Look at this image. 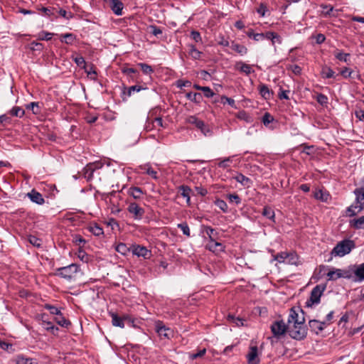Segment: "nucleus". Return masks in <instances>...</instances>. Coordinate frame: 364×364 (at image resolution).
<instances>
[{"instance_id":"nucleus-20","label":"nucleus","mask_w":364,"mask_h":364,"mask_svg":"<svg viewBox=\"0 0 364 364\" xmlns=\"http://www.w3.org/2000/svg\"><path fill=\"white\" fill-rule=\"evenodd\" d=\"M338 277L341 278H345L348 279H353L354 278V268L353 266H349L348 269H341V271L337 272Z\"/></svg>"},{"instance_id":"nucleus-36","label":"nucleus","mask_w":364,"mask_h":364,"mask_svg":"<svg viewBox=\"0 0 364 364\" xmlns=\"http://www.w3.org/2000/svg\"><path fill=\"white\" fill-rule=\"evenodd\" d=\"M73 242L80 247H82L85 245L86 240L80 235L75 234L73 235Z\"/></svg>"},{"instance_id":"nucleus-26","label":"nucleus","mask_w":364,"mask_h":364,"mask_svg":"<svg viewBox=\"0 0 364 364\" xmlns=\"http://www.w3.org/2000/svg\"><path fill=\"white\" fill-rule=\"evenodd\" d=\"M230 48L232 50L237 52L241 55H244L247 53V48L245 46L236 43L235 42L232 43Z\"/></svg>"},{"instance_id":"nucleus-27","label":"nucleus","mask_w":364,"mask_h":364,"mask_svg":"<svg viewBox=\"0 0 364 364\" xmlns=\"http://www.w3.org/2000/svg\"><path fill=\"white\" fill-rule=\"evenodd\" d=\"M88 230L95 236H100L104 234L103 229L96 223L90 224L87 227Z\"/></svg>"},{"instance_id":"nucleus-24","label":"nucleus","mask_w":364,"mask_h":364,"mask_svg":"<svg viewBox=\"0 0 364 364\" xmlns=\"http://www.w3.org/2000/svg\"><path fill=\"white\" fill-rule=\"evenodd\" d=\"M127 193L134 199H140L143 196L144 192L140 188L132 186L128 189Z\"/></svg>"},{"instance_id":"nucleus-10","label":"nucleus","mask_w":364,"mask_h":364,"mask_svg":"<svg viewBox=\"0 0 364 364\" xmlns=\"http://www.w3.org/2000/svg\"><path fill=\"white\" fill-rule=\"evenodd\" d=\"M102 167V164L100 162H94L88 164L83 168V175L84 177L87 180L90 181L93 177V173Z\"/></svg>"},{"instance_id":"nucleus-35","label":"nucleus","mask_w":364,"mask_h":364,"mask_svg":"<svg viewBox=\"0 0 364 364\" xmlns=\"http://www.w3.org/2000/svg\"><path fill=\"white\" fill-rule=\"evenodd\" d=\"M205 232L208 236L210 241L216 240L218 238V232L211 227L207 226L205 228Z\"/></svg>"},{"instance_id":"nucleus-41","label":"nucleus","mask_w":364,"mask_h":364,"mask_svg":"<svg viewBox=\"0 0 364 364\" xmlns=\"http://www.w3.org/2000/svg\"><path fill=\"white\" fill-rule=\"evenodd\" d=\"M54 34L47 31H41L38 34V39L40 41H50Z\"/></svg>"},{"instance_id":"nucleus-6","label":"nucleus","mask_w":364,"mask_h":364,"mask_svg":"<svg viewBox=\"0 0 364 364\" xmlns=\"http://www.w3.org/2000/svg\"><path fill=\"white\" fill-rule=\"evenodd\" d=\"M186 122L190 124L194 125L196 128L200 129L205 136H207L208 134L210 132L209 128L205 124L203 121L199 119L196 116H188Z\"/></svg>"},{"instance_id":"nucleus-54","label":"nucleus","mask_w":364,"mask_h":364,"mask_svg":"<svg viewBox=\"0 0 364 364\" xmlns=\"http://www.w3.org/2000/svg\"><path fill=\"white\" fill-rule=\"evenodd\" d=\"M232 162V157H227L218 163L220 168H226L230 166V163Z\"/></svg>"},{"instance_id":"nucleus-22","label":"nucleus","mask_w":364,"mask_h":364,"mask_svg":"<svg viewBox=\"0 0 364 364\" xmlns=\"http://www.w3.org/2000/svg\"><path fill=\"white\" fill-rule=\"evenodd\" d=\"M258 90L261 96L265 100H269L273 95L272 91H271L269 87L264 84H260L258 86Z\"/></svg>"},{"instance_id":"nucleus-42","label":"nucleus","mask_w":364,"mask_h":364,"mask_svg":"<svg viewBox=\"0 0 364 364\" xmlns=\"http://www.w3.org/2000/svg\"><path fill=\"white\" fill-rule=\"evenodd\" d=\"M285 263L289 264H297L298 257L294 252H289L288 258H287Z\"/></svg>"},{"instance_id":"nucleus-37","label":"nucleus","mask_w":364,"mask_h":364,"mask_svg":"<svg viewBox=\"0 0 364 364\" xmlns=\"http://www.w3.org/2000/svg\"><path fill=\"white\" fill-rule=\"evenodd\" d=\"M27 109H31L34 114H38L41 109L38 102H32L26 105Z\"/></svg>"},{"instance_id":"nucleus-43","label":"nucleus","mask_w":364,"mask_h":364,"mask_svg":"<svg viewBox=\"0 0 364 364\" xmlns=\"http://www.w3.org/2000/svg\"><path fill=\"white\" fill-rule=\"evenodd\" d=\"M57 317L55 318V321L59 324L60 326L63 327H68L70 323L68 321L65 317L62 316V314L60 313V315H56Z\"/></svg>"},{"instance_id":"nucleus-16","label":"nucleus","mask_w":364,"mask_h":364,"mask_svg":"<svg viewBox=\"0 0 364 364\" xmlns=\"http://www.w3.org/2000/svg\"><path fill=\"white\" fill-rule=\"evenodd\" d=\"M206 248L214 253H219L225 251L224 245L222 243L217 242L216 240L209 241L206 245Z\"/></svg>"},{"instance_id":"nucleus-44","label":"nucleus","mask_w":364,"mask_h":364,"mask_svg":"<svg viewBox=\"0 0 364 364\" xmlns=\"http://www.w3.org/2000/svg\"><path fill=\"white\" fill-rule=\"evenodd\" d=\"M288 253L289 252H287L278 253L277 255H274V260H277L280 263H285L287 258H288Z\"/></svg>"},{"instance_id":"nucleus-28","label":"nucleus","mask_w":364,"mask_h":364,"mask_svg":"<svg viewBox=\"0 0 364 364\" xmlns=\"http://www.w3.org/2000/svg\"><path fill=\"white\" fill-rule=\"evenodd\" d=\"M314 197L318 200L326 202L328 200L330 195L327 191L319 189L315 191Z\"/></svg>"},{"instance_id":"nucleus-34","label":"nucleus","mask_w":364,"mask_h":364,"mask_svg":"<svg viewBox=\"0 0 364 364\" xmlns=\"http://www.w3.org/2000/svg\"><path fill=\"white\" fill-rule=\"evenodd\" d=\"M237 68L240 70L242 73H245L246 75L250 74L253 72L251 66L248 64L244 63H239L237 64Z\"/></svg>"},{"instance_id":"nucleus-64","label":"nucleus","mask_w":364,"mask_h":364,"mask_svg":"<svg viewBox=\"0 0 364 364\" xmlns=\"http://www.w3.org/2000/svg\"><path fill=\"white\" fill-rule=\"evenodd\" d=\"M287 68L292 71L295 75H300L301 73V68L298 65H290Z\"/></svg>"},{"instance_id":"nucleus-31","label":"nucleus","mask_w":364,"mask_h":364,"mask_svg":"<svg viewBox=\"0 0 364 364\" xmlns=\"http://www.w3.org/2000/svg\"><path fill=\"white\" fill-rule=\"evenodd\" d=\"M60 37L61 42L66 44H72L76 39L75 36L71 33L62 34Z\"/></svg>"},{"instance_id":"nucleus-15","label":"nucleus","mask_w":364,"mask_h":364,"mask_svg":"<svg viewBox=\"0 0 364 364\" xmlns=\"http://www.w3.org/2000/svg\"><path fill=\"white\" fill-rule=\"evenodd\" d=\"M258 356V349L256 346H251L250 347L249 353L247 355V359L249 363L251 364H258L259 363V359L257 358Z\"/></svg>"},{"instance_id":"nucleus-39","label":"nucleus","mask_w":364,"mask_h":364,"mask_svg":"<svg viewBox=\"0 0 364 364\" xmlns=\"http://www.w3.org/2000/svg\"><path fill=\"white\" fill-rule=\"evenodd\" d=\"M16 364H36L33 359L25 358L23 355H18L16 358Z\"/></svg>"},{"instance_id":"nucleus-61","label":"nucleus","mask_w":364,"mask_h":364,"mask_svg":"<svg viewBox=\"0 0 364 364\" xmlns=\"http://www.w3.org/2000/svg\"><path fill=\"white\" fill-rule=\"evenodd\" d=\"M116 250L122 255H125L128 251V247H127V245L125 244L119 243L116 247Z\"/></svg>"},{"instance_id":"nucleus-57","label":"nucleus","mask_w":364,"mask_h":364,"mask_svg":"<svg viewBox=\"0 0 364 364\" xmlns=\"http://www.w3.org/2000/svg\"><path fill=\"white\" fill-rule=\"evenodd\" d=\"M228 319L235 323L237 326H242L244 325V320L240 318H236L232 315H229Z\"/></svg>"},{"instance_id":"nucleus-59","label":"nucleus","mask_w":364,"mask_h":364,"mask_svg":"<svg viewBox=\"0 0 364 364\" xmlns=\"http://www.w3.org/2000/svg\"><path fill=\"white\" fill-rule=\"evenodd\" d=\"M273 117L268 112H266L262 117V122L264 125H268L269 123L273 122Z\"/></svg>"},{"instance_id":"nucleus-21","label":"nucleus","mask_w":364,"mask_h":364,"mask_svg":"<svg viewBox=\"0 0 364 364\" xmlns=\"http://www.w3.org/2000/svg\"><path fill=\"white\" fill-rule=\"evenodd\" d=\"M139 168L144 171L146 174L149 175L154 179L157 180L159 178L157 171H154L151 168L150 164H146L144 165H141L139 166Z\"/></svg>"},{"instance_id":"nucleus-58","label":"nucleus","mask_w":364,"mask_h":364,"mask_svg":"<svg viewBox=\"0 0 364 364\" xmlns=\"http://www.w3.org/2000/svg\"><path fill=\"white\" fill-rule=\"evenodd\" d=\"M316 101L321 105L328 104V97L323 94H318L316 96Z\"/></svg>"},{"instance_id":"nucleus-17","label":"nucleus","mask_w":364,"mask_h":364,"mask_svg":"<svg viewBox=\"0 0 364 364\" xmlns=\"http://www.w3.org/2000/svg\"><path fill=\"white\" fill-rule=\"evenodd\" d=\"M354 268V278L353 281L355 282H360L364 281V263L358 266H353Z\"/></svg>"},{"instance_id":"nucleus-2","label":"nucleus","mask_w":364,"mask_h":364,"mask_svg":"<svg viewBox=\"0 0 364 364\" xmlns=\"http://www.w3.org/2000/svg\"><path fill=\"white\" fill-rule=\"evenodd\" d=\"M355 247V242L349 239H345L338 242L331 252L334 257H343L349 254Z\"/></svg>"},{"instance_id":"nucleus-4","label":"nucleus","mask_w":364,"mask_h":364,"mask_svg":"<svg viewBox=\"0 0 364 364\" xmlns=\"http://www.w3.org/2000/svg\"><path fill=\"white\" fill-rule=\"evenodd\" d=\"M79 270L80 267L77 264H71L65 267L58 268L55 275L65 279L70 280L75 276Z\"/></svg>"},{"instance_id":"nucleus-3","label":"nucleus","mask_w":364,"mask_h":364,"mask_svg":"<svg viewBox=\"0 0 364 364\" xmlns=\"http://www.w3.org/2000/svg\"><path fill=\"white\" fill-rule=\"evenodd\" d=\"M354 193L356 196L355 203L348 208L349 216L355 215L364 208V188L355 189Z\"/></svg>"},{"instance_id":"nucleus-30","label":"nucleus","mask_w":364,"mask_h":364,"mask_svg":"<svg viewBox=\"0 0 364 364\" xmlns=\"http://www.w3.org/2000/svg\"><path fill=\"white\" fill-rule=\"evenodd\" d=\"M186 97L188 100L195 102V103H200V100H202V95L200 93L195 92L193 93L191 92L186 93Z\"/></svg>"},{"instance_id":"nucleus-32","label":"nucleus","mask_w":364,"mask_h":364,"mask_svg":"<svg viewBox=\"0 0 364 364\" xmlns=\"http://www.w3.org/2000/svg\"><path fill=\"white\" fill-rule=\"evenodd\" d=\"M189 55L191 56L193 59L198 60L200 59L203 53L199 51L195 46L191 45L189 50Z\"/></svg>"},{"instance_id":"nucleus-40","label":"nucleus","mask_w":364,"mask_h":364,"mask_svg":"<svg viewBox=\"0 0 364 364\" xmlns=\"http://www.w3.org/2000/svg\"><path fill=\"white\" fill-rule=\"evenodd\" d=\"M321 75L324 78H332L334 77L335 73L331 68L325 67L322 69Z\"/></svg>"},{"instance_id":"nucleus-63","label":"nucleus","mask_w":364,"mask_h":364,"mask_svg":"<svg viewBox=\"0 0 364 364\" xmlns=\"http://www.w3.org/2000/svg\"><path fill=\"white\" fill-rule=\"evenodd\" d=\"M202 91L204 93V96L208 98L212 97L215 95L214 92L209 87L204 86Z\"/></svg>"},{"instance_id":"nucleus-53","label":"nucleus","mask_w":364,"mask_h":364,"mask_svg":"<svg viewBox=\"0 0 364 364\" xmlns=\"http://www.w3.org/2000/svg\"><path fill=\"white\" fill-rule=\"evenodd\" d=\"M262 215L269 219L274 218V211L269 207H264L262 210Z\"/></svg>"},{"instance_id":"nucleus-33","label":"nucleus","mask_w":364,"mask_h":364,"mask_svg":"<svg viewBox=\"0 0 364 364\" xmlns=\"http://www.w3.org/2000/svg\"><path fill=\"white\" fill-rule=\"evenodd\" d=\"M351 226L355 229H363L364 228V216H361L358 218L354 219L350 222Z\"/></svg>"},{"instance_id":"nucleus-45","label":"nucleus","mask_w":364,"mask_h":364,"mask_svg":"<svg viewBox=\"0 0 364 364\" xmlns=\"http://www.w3.org/2000/svg\"><path fill=\"white\" fill-rule=\"evenodd\" d=\"M215 205L219 208L223 212L227 213L228 212V205L225 201L221 199H217L215 201Z\"/></svg>"},{"instance_id":"nucleus-12","label":"nucleus","mask_w":364,"mask_h":364,"mask_svg":"<svg viewBox=\"0 0 364 364\" xmlns=\"http://www.w3.org/2000/svg\"><path fill=\"white\" fill-rule=\"evenodd\" d=\"M109 3V7L113 13L117 16L122 15L124 4L120 0H105Z\"/></svg>"},{"instance_id":"nucleus-46","label":"nucleus","mask_w":364,"mask_h":364,"mask_svg":"<svg viewBox=\"0 0 364 364\" xmlns=\"http://www.w3.org/2000/svg\"><path fill=\"white\" fill-rule=\"evenodd\" d=\"M338 271H341V269H333L332 270L329 271L328 273H327V277H328V280H336L339 278H341V277H338Z\"/></svg>"},{"instance_id":"nucleus-7","label":"nucleus","mask_w":364,"mask_h":364,"mask_svg":"<svg viewBox=\"0 0 364 364\" xmlns=\"http://www.w3.org/2000/svg\"><path fill=\"white\" fill-rule=\"evenodd\" d=\"M127 210L132 215L133 218L136 220H141L145 213L144 209L134 202L129 203Z\"/></svg>"},{"instance_id":"nucleus-9","label":"nucleus","mask_w":364,"mask_h":364,"mask_svg":"<svg viewBox=\"0 0 364 364\" xmlns=\"http://www.w3.org/2000/svg\"><path fill=\"white\" fill-rule=\"evenodd\" d=\"M155 331L161 338L169 339L173 336V331L166 327L163 322L157 321L155 323Z\"/></svg>"},{"instance_id":"nucleus-1","label":"nucleus","mask_w":364,"mask_h":364,"mask_svg":"<svg viewBox=\"0 0 364 364\" xmlns=\"http://www.w3.org/2000/svg\"><path fill=\"white\" fill-rule=\"evenodd\" d=\"M301 315L291 309L288 318V333L291 338L300 341L306 338L307 331L304 325V317L303 311H301Z\"/></svg>"},{"instance_id":"nucleus-38","label":"nucleus","mask_w":364,"mask_h":364,"mask_svg":"<svg viewBox=\"0 0 364 364\" xmlns=\"http://www.w3.org/2000/svg\"><path fill=\"white\" fill-rule=\"evenodd\" d=\"M10 114L12 115V116H14V117H22L24 114H25V112L24 110L20 107H14L11 110H10Z\"/></svg>"},{"instance_id":"nucleus-52","label":"nucleus","mask_w":364,"mask_h":364,"mask_svg":"<svg viewBox=\"0 0 364 364\" xmlns=\"http://www.w3.org/2000/svg\"><path fill=\"white\" fill-rule=\"evenodd\" d=\"M237 117L240 119H242L247 122H251L250 116L245 111H240L237 113Z\"/></svg>"},{"instance_id":"nucleus-23","label":"nucleus","mask_w":364,"mask_h":364,"mask_svg":"<svg viewBox=\"0 0 364 364\" xmlns=\"http://www.w3.org/2000/svg\"><path fill=\"white\" fill-rule=\"evenodd\" d=\"M233 178L241 185L245 187H250L252 184L251 180L247 176H244L242 173H237Z\"/></svg>"},{"instance_id":"nucleus-5","label":"nucleus","mask_w":364,"mask_h":364,"mask_svg":"<svg viewBox=\"0 0 364 364\" xmlns=\"http://www.w3.org/2000/svg\"><path fill=\"white\" fill-rule=\"evenodd\" d=\"M326 289L325 286L316 285L311 292L310 298L306 301L307 306H311L320 302V298Z\"/></svg>"},{"instance_id":"nucleus-19","label":"nucleus","mask_w":364,"mask_h":364,"mask_svg":"<svg viewBox=\"0 0 364 364\" xmlns=\"http://www.w3.org/2000/svg\"><path fill=\"white\" fill-rule=\"evenodd\" d=\"M178 190L181 196L186 198L187 204L190 205L191 188L188 186L182 185L178 187Z\"/></svg>"},{"instance_id":"nucleus-25","label":"nucleus","mask_w":364,"mask_h":364,"mask_svg":"<svg viewBox=\"0 0 364 364\" xmlns=\"http://www.w3.org/2000/svg\"><path fill=\"white\" fill-rule=\"evenodd\" d=\"M264 39H269L272 41V45H274L275 43V38H277V43L281 44L282 41L281 37L274 32L268 31L265 33H263Z\"/></svg>"},{"instance_id":"nucleus-14","label":"nucleus","mask_w":364,"mask_h":364,"mask_svg":"<svg viewBox=\"0 0 364 364\" xmlns=\"http://www.w3.org/2000/svg\"><path fill=\"white\" fill-rule=\"evenodd\" d=\"M132 253L138 257L146 259L151 255V252L146 247L140 245H133Z\"/></svg>"},{"instance_id":"nucleus-50","label":"nucleus","mask_w":364,"mask_h":364,"mask_svg":"<svg viewBox=\"0 0 364 364\" xmlns=\"http://www.w3.org/2000/svg\"><path fill=\"white\" fill-rule=\"evenodd\" d=\"M139 66L144 74L149 75L154 72L153 68L146 63H139Z\"/></svg>"},{"instance_id":"nucleus-11","label":"nucleus","mask_w":364,"mask_h":364,"mask_svg":"<svg viewBox=\"0 0 364 364\" xmlns=\"http://www.w3.org/2000/svg\"><path fill=\"white\" fill-rule=\"evenodd\" d=\"M109 315L112 318V325L116 327L123 328L124 327L125 321H129L130 323L133 322V320L127 315L120 317L116 313L114 312H109Z\"/></svg>"},{"instance_id":"nucleus-56","label":"nucleus","mask_w":364,"mask_h":364,"mask_svg":"<svg viewBox=\"0 0 364 364\" xmlns=\"http://www.w3.org/2000/svg\"><path fill=\"white\" fill-rule=\"evenodd\" d=\"M45 309L50 311V313L53 315H60V311L55 306L50 304H46Z\"/></svg>"},{"instance_id":"nucleus-13","label":"nucleus","mask_w":364,"mask_h":364,"mask_svg":"<svg viewBox=\"0 0 364 364\" xmlns=\"http://www.w3.org/2000/svg\"><path fill=\"white\" fill-rule=\"evenodd\" d=\"M309 327L312 331L318 334L321 332L326 326V321H319L318 320H311L309 322Z\"/></svg>"},{"instance_id":"nucleus-60","label":"nucleus","mask_w":364,"mask_h":364,"mask_svg":"<svg viewBox=\"0 0 364 364\" xmlns=\"http://www.w3.org/2000/svg\"><path fill=\"white\" fill-rule=\"evenodd\" d=\"M228 198L230 202L235 203L237 205L241 203V200L237 194H230L228 196Z\"/></svg>"},{"instance_id":"nucleus-8","label":"nucleus","mask_w":364,"mask_h":364,"mask_svg":"<svg viewBox=\"0 0 364 364\" xmlns=\"http://www.w3.org/2000/svg\"><path fill=\"white\" fill-rule=\"evenodd\" d=\"M271 331L273 335L276 337L284 335L287 331L288 332V323L282 321H276L271 326Z\"/></svg>"},{"instance_id":"nucleus-48","label":"nucleus","mask_w":364,"mask_h":364,"mask_svg":"<svg viewBox=\"0 0 364 364\" xmlns=\"http://www.w3.org/2000/svg\"><path fill=\"white\" fill-rule=\"evenodd\" d=\"M220 102L223 104L228 103L229 105H230L233 108H236L235 102L233 99L228 97L225 95L221 96L220 97Z\"/></svg>"},{"instance_id":"nucleus-47","label":"nucleus","mask_w":364,"mask_h":364,"mask_svg":"<svg viewBox=\"0 0 364 364\" xmlns=\"http://www.w3.org/2000/svg\"><path fill=\"white\" fill-rule=\"evenodd\" d=\"M177 227L181 230L183 233L187 237L191 236L190 228L186 223H182L177 225Z\"/></svg>"},{"instance_id":"nucleus-55","label":"nucleus","mask_w":364,"mask_h":364,"mask_svg":"<svg viewBox=\"0 0 364 364\" xmlns=\"http://www.w3.org/2000/svg\"><path fill=\"white\" fill-rule=\"evenodd\" d=\"M0 124L2 126H6L11 124V119L6 114H2L0 116Z\"/></svg>"},{"instance_id":"nucleus-18","label":"nucleus","mask_w":364,"mask_h":364,"mask_svg":"<svg viewBox=\"0 0 364 364\" xmlns=\"http://www.w3.org/2000/svg\"><path fill=\"white\" fill-rule=\"evenodd\" d=\"M27 196L32 202L36 203L38 205H43L45 203L43 196L34 189L28 193Z\"/></svg>"},{"instance_id":"nucleus-51","label":"nucleus","mask_w":364,"mask_h":364,"mask_svg":"<svg viewBox=\"0 0 364 364\" xmlns=\"http://www.w3.org/2000/svg\"><path fill=\"white\" fill-rule=\"evenodd\" d=\"M206 353V349L205 348H203L201 350H200L198 353H190L188 357L191 360H195V359H197L198 358H201L203 357Z\"/></svg>"},{"instance_id":"nucleus-29","label":"nucleus","mask_w":364,"mask_h":364,"mask_svg":"<svg viewBox=\"0 0 364 364\" xmlns=\"http://www.w3.org/2000/svg\"><path fill=\"white\" fill-rule=\"evenodd\" d=\"M333 55L335 58L340 61L345 63H348L349 61V53H345L342 50H336L334 51Z\"/></svg>"},{"instance_id":"nucleus-49","label":"nucleus","mask_w":364,"mask_h":364,"mask_svg":"<svg viewBox=\"0 0 364 364\" xmlns=\"http://www.w3.org/2000/svg\"><path fill=\"white\" fill-rule=\"evenodd\" d=\"M28 242L34 247H40L41 246V240L36 236L30 235Z\"/></svg>"},{"instance_id":"nucleus-62","label":"nucleus","mask_w":364,"mask_h":364,"mask_svg":"<svg viewBox=\"0 0 364 364\" xmlns=\"http://www.w3.org/2000/svg\"><path fill=\"white\" fill-rule=\"evenodd\" d=\"M149 29L150 30V33L155 36H158L159 35L162 33V30L156 26H150L149 27Z\"/></svg>"}]
</instances>
